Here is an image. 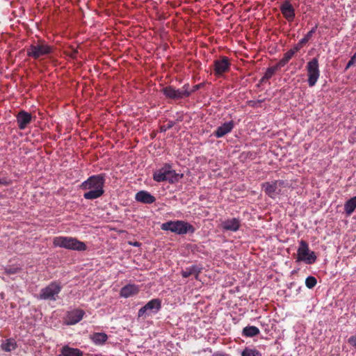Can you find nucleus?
Returning a JSON list of instances; mask_svg holds the SVG:
<instances>
[{
    "label": "nucleus",
    "instance_id": "obj_1",
    "mask_svg": "<svg viewBox=\"0 0 356 356\" xmlns=\"http://www.w3.org/2000/svg\"><path fill=\"white\" fill-rule=\"evenodd\" d=\"M106 176L104 174H98L89 177L81 183L80 188L88 191L83 194L86 200H95L100 197L104 193V184Z\"/></svg>",
    "mask_w": 356,
    "mask_h": 356
},
{
    "label": "nucleus",
    "instance_id": "obj_29",
    "mask_svg": "<svg viewBox=\"0 0 356 356\" xmlns=\"http://www.w3.org/2000/svg\"><path fill=\"white\" fill-rule=\"evenodd\" d=\"M241 356H261V353L254 348H245L242 351Z\"/></svg>",
    "mask_w": 356,
    "mask_h": 356
},
{
    "label": "nucleus",
    "instance_id": "obj_39",
    "mask_svg": "<svg viewBox=\"0 0 356 356\" xmlns=\"http://www.w3.org/2000/svg\"><path fill=\"white\" fill-rule=\"evenodd\" d=\"M134 246H138V245H139L138 242H135V243H134Z\"/></svg>",
    "mask_w": 356,
    "mask_h": 356
},
{
    "label": "nucleus",
    "instance_id": "obj_32",
    "mask_svg": "<svg viewBox=\"0 0 356 356\" xmlns=\"http://www.w3.org/2000/svg\"><path fill=\"white\" fill-rule=\"evenodd\" d=\"M65 54L67 56H68L72 58H75L78 54V51L76 49H75L74 47H70L65 50Z\"/></svg>",
    "mask_w": 356,
    "mask_h": 356
},
{
    "label": "nucleus",
    "instance_id": "obj_13",
    "mask_svg": "<svg viewBox=\"0 0 356 356\" xmlns=\"http://www.w3.org/2000/svg\"><path fill=\"white\" fill-rule=\"evenodd\" d=\"M291 0H284L280 6V11L283 17L289 22L294 21L296 17V12L293 6L292 5Z\"/></svg>",
    "mask_w": 356,
    "mask_h": 356
},
{
    "label": "nucleus",
    "instance_id": "obj_11",
    "mask_svg": "<svg viewBox=\"0 0 356 356\" xmlns=\"http://www.w3.org/2000/svg\"><path fill=\"white\" fill-rule=\"evenodd\" d=\"M161 308V301L159 298H154L149 301L142 307L138 312V316L146 318L151 314L156 313Z\"/></svg>",
    "mask_w": 356,
    "mask_h": 356
},
{
    "label": "nucleus",
    "instance_id": "obj_3",
    "mask_svg": "<svg viewBox=\"0 0 356 356\" xmlns=\"http://www.w3.org/2000/svg\"><path fill=\"white\" fill-rule=\"evenodd\" d=\"M161 228L163 231H170L179 235H184L188 233L193 234L195 227L188 222L184 220H170L163 223Z\"/></svg>",
    "mask_w": 356,
    "mask_h": 356
},
{
    "label": "nucleus",
    "instance_id": "obj_6",
    "mask_svg": "<svg viewBox=\"0 0 356 356\" xmlns=\"http://www.w3.org/2000/svg\"><path fill=\"white\" fill-rule=\"evenodd\" d=\"M296 261H304L307 264H312L316 261L315 252L310 251L308 243L304 240L299 242Z\"/></svg>",
    "mask_w": 356,
    "mask_h": 356
},
{
    "label": "nucleus",
    "instance_id": "obj_36",
    "mask_svg": "<svg viewBox=\"0 0 356 356\" xmlns=\"http://www.w3.org/2000/svg\"><path fill=\"white\" fill-rule=\"evenodd\" d=\"M188 89H189V84L186 83L183 86V87L180 89V90L182 92L184 91L187 92L188 93V97H189L192 94V92H191V90L189 91Z\"/></svg>",
    "mask_w": 356,
    "mask_h": 356
},
{
    "label": "nucleus",
    "instance_id": "obj_7",
    "mask_svg": "<svg viewBox=\"0 0 356 356\" xmlns=\"http://www.w3.org/2000/svg\"><path fill=\"white\" fill-rule=\"evenodd\" d=\"M62 290V286L58 282H51L40 290L39 298L44 300L56 301Z\"/></svg>",
    "mask_w": 356,
    "mask_h": 356
},
{
    "label": "nucleus",
    "instance_id": "obj_20",
    "mask_svg": "<svg viewBox=\"0 0 356 356\" xmlns=\"http://www.w3.org/2000/svg\"><path fill=\"white\" fill-rule=\"evenodd\" d=\"M138 293V288L134 284H127L120 290V296L124 298H129Z\"/></svg>",
    "mask_w": 356,
    "mask_h": 356
},
{
    "label": "nucleus",
    "instance_id": "obj_38",
    "mask_svg": "<svg viewBox=\"0 0 356 356\" xmlns=\"http://www.w3.org/2000/svg\"><path fill=\"white\" fill-rule=\"evenodd\" d=\"M264 102V99H259V100H257V103H262V102Z\"/></svg>",
    "mask_w": 356,
    "mask_h": 356
},
{
    "label": "nucleus",
    "instance_id": "obj_33",
    "mask_svg": "<svg viewBox=\"0 0 356 356\" xmlns=\"http://www.w3.org/2000/svg\"><path fill=\"white\" fill-rule=\"evenodd\" d=\"M355 63H356V52L354 54V55L351 57L350 60L347 63V65L345 67V70H347L350 67L354 65Z\"/></svg>",
    "mask_w": 356,
    "mask_h": 356
},
{
    "label": "nucleus",
    "instance_id": "obj_27",
    "mask_svg": "<svg viewBox=\"0 0 356 356\" xmlns=\"http://www.w3.org/2000/svg\"><path fill=\"white\" fill-rule=\"evenodd\" d=\"M259 332L260 331L258 327L253 325H249L243 329L242 335L246 337H252L259 334Z\"/></svg>",
    "mask_w": 356,
    "mask_h": 356
},
{
    "label": "nucleus",
    "instance_id": "obj_12",
    "mask_svg": "<svg viewBox=\"0 0 356 356\" xmlns=\"http://www.w3.org/2000/svg\"><path fill=\"white\" fill-rule=\"evenodd\" d=\"M162 92L166 98L172 100H179L184 97H188V93L187 92L184 91L182 92L180 89H176L172 86L163 88Z\"/></svg>",
    "mask_w": 356,
    "mask_h": 356
},
{
    "label": "nucleus",
    "instance_id": "obj_18",
    "mask_svg": "<svg viewBox=\"0 0 356 356\" xmlns=\"http://www.w3.org/2000/svg\"><path fill=\"white\" fill-rule=\"evenodd\" d=\"M135 200L143 204H150L156 201V198L148 191H140L135 195Z\"/></svg>",
    "mask_w": 356,
    "mask_h": 356
},
{
    "label": "nucleus",
    "instance_id": "obj_37",
    "mask_svg": "<svg viewBox=\"0 0 356 356\" xmlns=\"http://www.w3.org/2000/svg\"><path fill=\"white\" fill-rule=\"evenodd\" d=\"M203 86H204V83H201L195 85L193 87V89L191 90L192 93L200 90L202 87H203Z\"/></svg>",
    "mask_w": 356,
    "mask_h": 356
},
{
    "label": "nucleus",
    "instance_id": "obj_14",
    "mask_svg": "<svg viewBox=\"0 0 356 356\" xmlns=\"http://www.w3.org/2000/svg\"><path fill=\"white\" fill-rule=\"evenodd\" d=\"M84 314L85 312L80 309L69 312L65 318L66 323L67 325H75L82 320Z\"/></svg>",
    "mask_w": 356,
    "mask_h": 356
},
{
    "label": "nucleus",
    "instance_id": "obj_34",
    "mask_svg": "<svg viewBox=\"0 0 356 356\" xmlns=\"http://www.w3.org/2000/svg\"><path fill=\"white\" fill-rule=\"evenodd\" d=\"M175 122L168 121V122L167 125H165V127H161V131H165L166 130L172 128L175 126Z\"/></svg>",
    "mask_w": 356,
    "mask_h": 356
},
{
    "label": "nucleus",
    "instance_id": "obj_16",
    "mask_svg": "<svg viewBox=\"0 0 356 356\" xmlns=\"http://www.w3.org/2000/svg\"><path fill=\"white\" fill-rule=\"evenodd\" d=\"M220 226L225 231L236 232L241 227V220L236 218L227 219L221 222Z\"/></svg>",
    "mask_w": 356,
    "mask_h": 356
},
{
    "label": "nucleus",
    "instance_id": "obj_9",
    "mask_svg": "<svg viewBox=\"0 0 356 356\" xmlns=\"http://www.w3.org/2000/svg\"><path fill=\"white\" fill-rule=\"evenodd\" d=\"M213 67L214 75L221 77L230 70V59L225 56H220L219 58L213 60Z\"/></svg>",
    "mask_w": 356,
    "mask_h": 356
},
{
    "label": "nucleus",
    "instance_id": "obj_15",
    "mask_svg": "<svg viewBox=\"0 0 356 356\" xmlns=\"http://www.w3.org/2000/svg\"><path fill=\"white\" fill-rule=\"evenodd\" d=\"M16 118L18 127L21 130L25 129L32 120L31 114L23 110L17 113Z\"/></svg>",
    "mask_w": 356,
    "mask_h": 356
},
{
    "label": "nucleus",
    "instance_id": "obj_2",
    "mask_svg": "<svg viewBox=\"0 0 356 356\" xmlns=\"http://www.w3.org/2000/svg\"><path fill=\"white\" fill-rule=\"evenodd\" d=\"M183 177V174L177 173L172 169V164L168 163H164L161 168L155 170L153 173V179L155 181H168L171 184L177 183Z\"/></svg>",
    "mask_w": 356,
    "mask_h": 356
},
{
    "label": "nucleus",
    "instance_id": "obj_23",
    "mask_svg": "<svg viewBox=\"0 0 356 356\" xmlns=\"http://www.w3.org/2000/svg\"><path fill=\"white\" fill-rule=\"evenodd\" d=\"M17 345L15 340L13 338L8 339L2 342L1 348L5 352H10L17 348Z\"/></svg>",
    "mask_w": 356,
    "mask_h": 356
},
{
    "label": "nucleus",
    "instance_id": "obj_25",
    "mask_svg": "<svg viewBox=\"0 0 356 356\" xmlns=\"http://www.w3.org/2000/svg\"><path fill=\"white\" fill-rule=\"evenodd\" d=\"M281 67L277 65L267 68L264 75L260 79V83H264L269 80Z\"/></svg>",
    "mask_w": 356,
    "mask_h": 356
},
{
    "label": "nucleus",
    "instance_id": "obj_22",
    "mask_svg": "<svg viewBox=\"0 0 356 356\" xmlns=\"http://www.w3.org/2000/svg\"><path fill=\"white\" fill-rule=\"evenodd\" d=\"M296 47H293L292 49L287 51L284 54L283 58L277 63L281 68L284 67L288 62L291 59L293 55L299 51L298 50H295Z\"/></svg>",
    "mask_w": 356,
    "mask_h": 356
},
{
    "label": "nucleus",
    "instance_id": "obj_8",
    "mask_svg": "<svg viewBox=\"0 0 356 356\" xmlns=\"http://www.w3.org/2000/svg\"><path fill=\"white\" fill-rule=\"evenodd\" d=\"M306 70L308 76V85L309 87H313L316 85L320 76L318 60L316 57L313 58L307 63Z\"/></svg>",
    "mask_w": 356,
    "mask_h": 356
},
{
    "label": "nucleus",
    "instance_id": "obj_10",
    "mask_svg": "<svg viewBox=\"0 0 356 356\" xmlns=\"http://www.w3.org/2000/svg\"><path fill=\"white\" fill-rule=\"evenodd\" d=\"M284 186L285 182L283 180H275L262 184V189L272 199H275L277 195L281 193V190L279 188Z\"/></svg>",
    "mask_w": 356,
    "mask_h": 356
},
{
    "label": "nucleus",
    "instance_id": "obj_30",
    "mask_svg": "<svg viewBox=\"0 0 356 356\" xmlns=\"http://www.w3.org/2000/svg\"><path fill=\"white\" fill-rule=\"evenodd\" d=\"M317 284L316 279L313 276H309L305 280V285L309 289H313Z\"/></svg>",
    "mask_w": 356,
    "mask_h": 356
},
{
    "label": "nucleus",
    "instance_id": "obj_4",
    "mask_svg": "<svg viewBox=\"0 0 356 356\" xmlns=\"http://www.w3.org/2000/svg\"><path fill=\"white\" fill-rule=\"evenodd\" d=\"M53 245L55 247L76 251H84L87 248L83 242L70 236H56L53 239Z\"/></svg>",
    "mask_w": 356,
    "mask_h": 356
},
{
    "label": "nucleus",
    "instance_id": "obj_5",
    "mask_svg": "<svg viewBox=\"0 0 356 356\" xmlns=\"http://www.w3.org/2000/svg\"><path fill=\"white\" fill-rule=\"evenodd\" d=\"M53 47L47 44L44 40H38L30 45L26 50V54L35 60L47 56L53 52Z\"/></svg>",
    "mask_w": 356,
    "mask_h": 356
},
{
    "label": "nucleus",
    "instance_id": "obj_40",
    "mask_svg": "<svg viewBox=\"0 0 356 356\" xmlns=\"http://www.w3.org/2000/svg\"><path fill=\"white\" fill-rule=\"evenodd\" d=\"M4 184V182L3 181V180L1 179H0V184Z\"/></svg>",
    "mask_w": 356,
    "mask_h": 356
},
{
    "label": "nucleus",
    "instance_id": "obj_17",
    "mask_svg": "<svg viewBox=\"0 0 356 356\" xmlns=\"http://www.w3.org/2000/svg\"><path fill=\"white\" fill-rule=\"evenodd\" d=\"M234 127V123L232 120L228 122H225L216 129L213 133V135L218 138H222L226 134L230 133Z\"/></svg>",
    "mask_w": 356,
    "mask_h": 356
},
{
    "label": "nucleus",
    "instance_id": "obj_31",
    "mask_svg": "<svg viewBox=\"0 0 356 356\" xmlns=\"http://www.w3.org/2000/svg\"><path fill=\"white\" fill-rule=\"evenodd\" d=\"M21 268L17 266H8L5 268V272L8 275H13L19 273Z\"/></svg>",
    "mask_w": 356,
    "mask_h": 356
},
{
    "label": "nucleus",
    "instance_id": "obj_24",
    "mask_svg": "<svg viewBox=\"0 0 356 356\" xmlns=\"http://www.w3.org/2000/svg\"><path fill=\"white\" fill-rule=\"evenodd\" d=\"M200 273V268L197 266H191L188 268H186L185 270H181V275L183 277H188L191 275H194L195 278L197 279L198 275Z\"/></svg>",
    "mask_w": 356,
    "mask_h": 356
},
{
    "label": "nucleus",
    "instance_id": "obj_35",
    "mask_svg": "<svg viewBox=\"0 0 356 356\" xmlns=\"http://www.w3.org/2000/svg\"><path fill=\"white\" fill-rule=\"evenodd\" d=\"M348 343H350L352 346L356 348V334L353 336H351L348 340Z\"/></svg>",
    "mask_w": 356,
    "mask_h": 356
},
{
    "label": "nucleus",
    "instance_id": "obj_26",
    "mask_svg": "<svg viewBox=\"0 0 356 356\" xmlns=\"http://www.w3.org/2000/svg\"><path fill=\"white\" fill-rule=\"evenodd\" d=\"M91 339L96 345H103L108 339V336L104 332H95L92 337Z\"/></svg>",
    "mask_w": 356,
    "mask_h": 356
},
{
    "label": "nucleus",
    "instance_id": "obj_28",
    "mask_svg": "<svg viewBox=\"0 0 356 356\" xmlns=\"http://www.w3.org/2000/svg\"><path fill=\"white\" fill-rule=\"evenodd\" d=\"M356 209V196L349 199L344 204V210L348 216L353 213Z\"/></svg>",
    "mask_w": 356,
    "mask_h": 356
},
{
    "label": "nucleus",
    "instance_id": "obj_21",
    "mask_svg": "<svg viewBox=\"0 0 356 356\" xmlns=\"http://www.w3.org/2000/svg\"><path fill=\"white\" fill-rule=\"evenodd\" d=\"M318 26L316 25L313 27L305 35L303 38H302L294 47H296L295 50L300 51L312 38L313 35L315 33Z\"/></svg>",
    "mask_w": 356,
    "mask_h": 356
},
{
    "label": "nucleus",
    "instance_id": "obj_19",
    "mask_svg": "<svg viewBox=\"0 0 356 356\" xmlns=\"http://www.w3.org/2000/svg\"><path fill=\"white\" fill-rule=\"evenodd\" d=\"M60 354H62V356H83V353L79 348L65 345L61 348Z\"/></svg>",
    "mask_w": 356,
    "mask_h": 356
}]
</instances>
